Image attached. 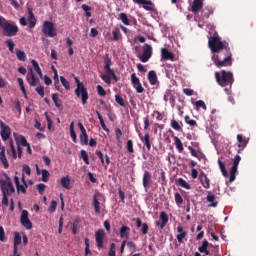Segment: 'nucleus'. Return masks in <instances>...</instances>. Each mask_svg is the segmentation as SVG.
I'll use <instances>...</instances> for the list:
<instances>
[{
  "instance_id": "nucleus-1",
  "label": "nucleus",
  "mask_w": 256,
  "mask_h": 256,
  "mask_svg": "<svg viewBox=\"0 0 256 256\" xmlns=\"http://www.w3.org/2000/svg\"><path fill=\"white\" fill-rule=\"evenodd\" d=\"M208 47L212 53H216L212 56V61L216 67H231L233 65V53H231V47L228 42L221 41L219 34L214 33L208 40Z\"/></svg>"
},
{
  "instance_id": "nucleus-2",
  "label": "nucleus",
  "mask_w": 256,
  "mask_h": 256,
  "mask_svg": "<svg viewBox=\"0 0 256 256\" xmlns=\"http://www.w3.org/2000/svg\"><path fill=\"white\" fill-rule=\"evenodd\" d=\"M0 27L5 37H15L19 33V27L15 24L9 23L5 17L0 16Z\"/></svg>"
},
{
  "instance_id": "nucleus-3",
  "label": "nucleus",
  "mask_w": 256,
  "mask_h": 256,
  "mask_svg": "<svg viewBox=\"0 0 256 256\" xmlns=\"http://www.w3.org/2000/svg\"><path fill=\"white\" fill-rule=\"evenodd\" d=\"M215 79L220 87H227L228 85L231 87L235 83L233 73L225 70H222L221 73L215 72Z\"/></svg>"
},
{
  "instance_id": "nucleus-4",
  "label": "nucleus",
  "mask_w": 256,
  "mask_h": 256,
  "mask_svg": "<svg viewBox=\"0 0 256 256\" xmlns=\"http://www.w3.org/2000/svg\"><path fill=\"white\" fill-rule=\"evenodd\" d=\"M42 33L45 37H57V28L51 21H44L42 25Z\"/></svg>"
},
{
  "instance_id": "nucleus-5",
  "label": "nucleus",
  "mask_w": 256,
  "mask_h": 256,
  "mask_svg": "<svg viewBox=\"0 0 256 256\" xmlns=\"http://www.w3.org/2000/svg\"><path fill=\"white\" fill-rule=\"evenodd\" d=\"M74 93L78 99H81L82 105H87V101L89 100V92L84 84H78V87H76Z\"/></svg>"
},
{
  "instance_id": "nucleus-6",
  "label": "nucleus",
  "mask_w": 256,
  "mask_h": 256,
  "mask_svg": "<svg viewBox=\"0 0 256 256\" xmlns=\"http://www.w3.org/2000/svg\"><path fill=\"white\" fill-rule=\"evenodd\" d=\"M101 199L105 201V196L101 194V192H96L93 196L92 205L94 207V211L97 215L101 214V207H105V205L101 204Z\"/></svg>"
},
{
  "instance_id": "nucleus-7",
  "label": "nucleus",
  "mask_w": 256,
  "mask_h": 256,
  "mask_svg": "<svg viewBox=\"0 0 256 256\" xmlns=\"http://www.w3.org/2000/svg\"><path fill=\"white\" fill-rule=\"evenodd\" d=\"M153 57V47L149 44H145L143 47L142 55H139L138 58L142 63H147Z\"/></svg>"
},
{
  "instance_id": "nucleus-8",
  "label": "nucleus",
  "mask_w": 256,
  "mask_h": 256,
  "mask_svg": "<svg viewBox=\"0 0 256 256\" xmlns=\"http://www.w3.org/2000/svg\"><path fill=\"white\" fill-rule=\"evenodd\" d=\"M239 163H241V156L236 155L233 159V165L230 169L229 183H233V181H235L236 175H237V169L239 167Z\"/></svg>"
},
{
  "instance_id": "nucleus-9",
  "label": "nucleus",
  "mask_w": 256,
  "mask_h": 256,
  "mask_svg": "<svg viewBox=\"0 0 256 256\" xmlns=\"http://www.w3.org/2000/svg\"><path fill=\"white\" fill-rule=\"evenodd\" d=\"M1 192L2 195H13V193H15V187L13 186V182L12 181H2L1 182Z\"/></svg>"
},
{
  "instance_id": "nucleus-10",
  "label": "nucleus",
  "mask_w": 256,
  "mask_h": 256,
  "mask_svg": "<svg viewBox=\"0 0 256 256\" xmlns=\"http://www.w3.org/2000/svg\"><path fill=\"white\" fill-rule=\"evenodd\" d=\"M20 223L25 227V229L31 230L33 229V223L29 219V212L27 210H23L21 217H20Z\"/></svg>"
},
{
  "instance_id": "nucleus-11",
  "label": "nucleus",
  "mask_w": 256,
  "mask_h": 256,
  "mask_svg": "<svg viewBox=\"0 0 256 256\" xmlns=\"http://www.w3.org/2000/svg\"><path fill=\"white\" fill-rule=\"evenodd\" d=\"M1 132L0 137L3 141H7L11 137V128L3 121L0 122Z\"/></svg>"
},
{
  "instance_id": "nucleus-12",
  "label": "nucleus",
  "mask_w": 256,
  "mask_h": 256,
  "mask_svg": "<svg viewBox=\"0 0 256 256\" xmlns=\"http://www.w3.org/2000/svg\"><path fill=\"white\" fill-rule=\"evenodd\" d=\"M79 130L81 132L79 138L81 145H89V136L87 135V130L85 129V126H83V123H78Z\"/></svg>"
},
{
  "instance_id": "nucleus-13",
  "label": "nucleus",
  "mask_w": 256,
  "mask_h": 256,
  "mask_svg": "<svg viewBox=\"0 0 256 256\" xmlns=\"http://www.w3.org/2000/svg\"><path fill=\"white\" fill-rule=\"evenodd\" d=\"M131 83L137 93H143L145 91V88L141 85V81L139 80V77H137V74L133 73L131 75Z\"/></svg>"
},
{
  "instance_id": "nucleus-14",
  "label": "nucleus",
  "mask_w": 256,
  "mask_h": 256,
  "mask_svg": "<svg viewBox=\"0 0 256 256\" xmlns=\"http://www.w3.org/2000/svg\"><path fill=\"white\" fill-rule=\"evenodd\" d=\"M96 245L98 249H103V239H105V230L99 229L95 233Z\"/></svg>"
},
{
  "instance_id": "nucleus-15",
  "label": "nucleus",
  "mask_w": 256,
  "mask_h": 256,
  "mask_svg": "<svg viewBox=\"0 0 256 256\" xmlns=\"http://www.w3.org/2000/svg\"><path fill=\"white\" fill-rule=\"evenodd\" d=\"M169 223V216L165 211L160 212V220L156 222V227L160 229H165L166 225Z\"/></svg>"
},
{
  "instance_id": "nucleus-16",
  "label": "nucleus",
  "mask_w": 256,
  "mask_h": 256,
  "mask_svg": "<svg viewBox=\"0 0 256 256\" xmlns=\"http://www.w3.org/2000/svg\"><path fill=\"white\" fill-rule=\"evenodd\" d=\"M161 61H175V54H173V52H170L167 48H162Z\"/></svg>"
},
{
  "instance_id": "nucleus-17",
  "label": "nucleus",
  "mask_w": 256,
  "mask_h": 256,
  "mask_svg": "<svg viewBox=\"0 0 256 256\" xmlns=\"http://www.w3.org/2000/svg\"><path fill=\"white\" fill-rule=\"evenodd\" d=\"M133 3L143 5V9H145V11H155L153 8V2L151 0H133Z\"/></svg>"
},
{
  "instance_id": "nucleus-18",
  "label": "nucleus",
  "mask_w": 256,
  "mask_h": 256,
  "mask_svg": "<svg viewBox=\"0 0 256 256\" xmlns=\"http://www.w3.org/2000/svg\"><path fill=\"white\" fill-rule=\"evenodd\" d=\"M203 1L204 0H193L192 6H191V13H194V15H197L202 9H203Z\"/></svg>"
},
{
  "instance_id": "nucleus-19",
  "label": "nucleus",
  "mask_w": 256,
  "mask_h": 256,
  "mask_svg": "<svg viewBox=\"0 0 256 256\" xmlns=\"http://www.w3.org/2000/svg\"><path fill=\"white\" fill-rule=\"evenodd\" d=\"M199 179L200 182L202 184V186L204 187V189H209V187H211V180H209V178L207 177V174H205V172H201L199 175Z\"/></svg>"
},
{
  "instance_id": "nucleus-20",
  "label": "nucleus",
  "mask_w": 256,
  "mask_h": 256,
  "mask_svg": "<svg viewBox=\"0 0 256 256\" xmlns=\"http://www.w3.org/2000/svg\"><path fill=\"white\" fill-rule=\"evenodd\" d=\"M14 183L16 185L17 193L21 192L25 195L27 193V187H29L27 184H21L19 182V178L17 176L14 177Z\"/></svg>"
},
{
  "instance_id": "nucleus-21",
  "label": "nucleus",
  "mask_w": 256,
  "mask_h": 256,
  "mask_svg": "<svg viewBox=\"0 0 256 256\" xmlns=\"http://www.w3.org/2000/svg\"><path fill=\"white\" fill-rule=\"evenodd\" d=\"M26 79L28 81V84L30 87H36L38 83V79L35 77V74L33 73V69H30V72L27 74Z\"/></svg>"
},
{
  "instance_id": "nucleus-22",
  "label": "nucleus",
  "mask_w": 256,
  "mask_h": 256,
  "mask_svg": "<svg viewBox=\"0 0 256 256\" xmlns=\"http://www.w3.org/2000/svg\"><path fill=\"white\" fill-rule=\"evenodd\" d=\"M142 185L144 189H149V185H151V173L147 170L144 171Z\"/></svg>"
},
{
  "instance_id": "nucleus-23",
  "label": "nucleus",
  "mask_w": 256,
  "mask_h": 256,
  "mask_svg": "<svg viewBox=\"0 0 256 256\" xmlns=\"http://www.w3.org/2000/svg\"><path fill=\"white\" fill-rule=\"evenodd\" d=\"M177 233H178V235H176V239H177L178 243H183V239H185V237H187V231H185L183 226L179 225L177 227Z\"/></svg>"
},
{
  "instance_id": "nucleus-24",
  "label": "nucleus",
  "mask_w": 256,
  "mask_h": 256,
  "mask_svg": "<svg viewBox=\"0 0 256 256\" xmlns=\"http://www.w3.org/2000/svg\"><path fill=\"white\" fill-rule=\"evenodd\" d=\"M37 25V20L35 19V14H33V10L31 8L28 9V27L33 29Z\"/></svg>"
},
{
  "instance_id": "nucleus-25",
  "label": "nucleus",
  "mask_w": 256,
  "mask_h": 256,
  "mask_svg": "<svg viewBox=\"0 0 256 256\" xmlns=\"http://www.w3.org/2000/svg\"><path fill=\"white\" fill-rule=\"evenodd\" d=\"M60 185L63 187V189H71V177L69 175L63 176L60 179Z\"/></svg>"
},
{
  "instance_id": "nucleus-26",
  "label": "nucleus",
  "mask_w": 256,
  "mask_h": 256,
  "mask_svg": "<svg viewBox=\"0 0 256 256\" xmlns=\"http://www.w3.org/2000/svg\"><path fill=\"white\" fill-rule=\"evenodd\" d=\"M14 139L16 141V145L17 147H27V145H29V143H27V139L25 138V136H21V135H18L16 136L14 134Z\"/></svg>"
},
{
  "instance_id": "nucleus-27",
  "label": "nucleus",
  "mask_w": 256,
  "mask_h": 256,
  "mask_svg": "<svg viewBox=\"0 0 256 256\" xmlns=\"http://www.w3.org/2000/svg\"><path fill=\"white\" fill-rule=\"evenodd\" d=\"M130 232H131V228H129L128 226L123 225L120 228V237H121V239H129Z\"/></svg>"
},
{
  "instance_id": "nucleus-28",
  "label": "nucleus",
  "mask_w": 256,
  "mask_h": 256,
  "mask_svg": "<svg viewBox=\"0 0 256 256\" xmlns=\"http://www.w3.org/2000/svg\"><path fill=\"white\" fill-rule=\"evenodd\" d=\"M188 150L190 151L192 157H196L198 161H201L205 157V155L202 154V152H197L193 146H188Z\"/></svg>"
},
{
  "instance_id": "nucleus-29",
  "label": "nucleus",
  "mask_w": 256,
  "mask_h": 256,
  "mask_svg": "<svg viewBox=\"0 0 256 256\" xmlns=\"http://www.w3.org/2000/svg\"><path fill=\"white\" fill-rule=\"evenodd\" d=\"M52 101L57 109H63V101L59 99L58 94H52Z\"/></svg>"
},
{
  "instance_id": "nucleus-30",
  "label": "nucleus",
  "mask_w": 256,
  "mask_h": 256,
  "mask_svg": "<svg viewBox=\"0 0 256 256\" xmlns=\"http://www.w3.org/2000/svg\"><path fill=\"white\" fill-rule=\"evenodd\" d=\"M20 243H21V235L19 234V232H16L14 236V246H13L14 253H17V251H19Z\"/></svg>"
},
{
  "instance_id": "nucleus-31",
  "label": "nucleus",
  "mask_w": 256,
  "mask_h": 256,
  "mask_svg": "<svg viewBox=\"0 0 256 256\" xmlns=\"http://www.w3.org/2000/svg\"><path fill=\"white\" fill-rule=\"evenodd\" d=\"M148 81L150 85H157V73L153 70L148 73Z\"/></svg>"
},
{
  "instance_id": "nucleus-32",
  "label": "nucleus",
  "mask_w": 256,
  "mask_h": 256,
  "mask_svg": "<svg viewBox=\"0 0 256 256\" xmlns=\"http://www.w3.org/2000/svg\"><path fill=\"white\" fill-rule=\"evenodd\" d=\"M142 143H144L145 147L148 149V151H151V136H149V133H146L143 138H141Z\"/></svg>"
},
{
  "instance_id": "nucleus-33",
  "label": "nucleus",
  "mask_w": 256,
  "mask_h": 256,
  "mask_svg": "<svg viewBox=\"0 0 256 256\" xmlns=\"http://www.w3.org/2000/svg\"><path fill=\"white\" fill-rule=\"evenodd\" d=\"M206 201H208V203H211L209 207H217L219 205V202L215 201V195L211 194V192H208Z\"/></svg>"
},
{
  "instance_id": "nucleus-34",
  "label": "nucleus",
  "mask_w": 256,
  "mask_h": 256,
  "mask_svg": "<svg viewBox=\"0 0 256 256\" xmlns=\"http://www.w3.org/2000/svg\"><path fill=\"white\" fill-rule=\"evenodd\" d=\"M112 35H113V41H121L122 35H121V30L119 28H114L112 30Z\"/></svg>"
},
{
  "instance_id": "nucleus-35",
  "label": "nucleus",
  "mask_w": 256,
  "mask_h": 256,
  "mask_svg": "<svg viewBox=\"0 0 256 256\" xmlns=\"http://www.w3.org/2000/svg\"><path fill=\"white\" fill-rule=\"evenodd\" d=\"M70 137L73 141V143H77V134L75 133V123H70Z\"/></svg>"
},
{
  "instance_id": "nucleus-36",
  "label": "nucleus",
  "mask_w": 256,
  "mask_h": 256,
  "mask_svg": "<svg viewBox=\"0 0 256 256\" xmlns=\"http://www.w3.org/2000/svg\"><path fill=\"white\" fill-rule=\"evenodd\" d=\"M53 80H54V87H55L56 91L63 93V90H61V84L59 82V74H57L56 71H55V76H54Z\"/></svg>"
},
{
  "instance_id": "nucleus-37",
  "label": "nucleus",
  "mask_w": 256,
  "mask_h": 256,
  "mask_svg": "<svg viewBox=\"0 0 256 256\" xmlns=\"http://www.w3.org/2000/svg\"><path fill=\"white\" fill-rule=\"evenodd\" d=\"M219 169L223 175V177H229V173L227 172V168L225 167V163L221 160H218Z\"/></svg>"
},
{
  "instance_id": "nucleus-38",
  "label": "nucleus",
  "mask_w": 256,
  "mask_h": 256,
  "mask_svg": "<svg viewBox=\"0 0 256 256\" xmlns=\"http://www.w3.org/2000/svg\"><path fill=\"white\" fill-rule=\"evenodd\" d=\"M213 15V8L211 7H205L203 10H202V17L204 19H209V16Z\"/></svg>"
},
{
  "instance_id": "nucleus-39",
  "label": "nucleus",
  "mask_w": 256,
  "mask_h": 256,
  "mask_svg": "<svg viewBox=\"0 0 256 256\" xmlns=\"http://www.w3.org/2000/svg\"><path fill=\"white\" fill-rule=\"evenodd\" d=\"M15 53L18 61H27V54H25L23 51L16 49Z\"/></svg>"
},
{
  "instance_id": "nucleus-40",
  "label": "nucleus",
  "mask_w": 256,
  "mask_h": 256,
  "mask_svg": "<svg viewBox=\"0 0 256 256\" xmlns=\"http://www.w3.org/2000/svg\"><path fill=\"white\" fill-rule=\"evenodd\" d=\"M174 143L176 145V149L179 151V153H183V142H181V139L179 137H174Z\"/></svg>"
},
{
  "instance_id": "nucleus-41",
  "label": "nucleus",
  "mask_w": 256,
  "mask_h": 256,
  "mask_svg": "<svg viewBox=\"0 0 256 256\" xmlns=\"http://www.w3.org/2000/svg\"><path fill=\"white\" fill-rule=\"evenodd\" d=\"M171 127L172 129H174V131H178V132L183 131V128H181V124H179V122H177V120L175 119L171 120Z\"/></svg>"
},
{
  "instance_id": "nucleus-42",
  "label": "nucleus",
  "mask_w": 256,
  "mask_h": 256,
  "mask_svg": "<svg viewBox=\"0 0 256 256\" xmlns=\"http://www.w3.org/2000/svg\"><path fill=\"white\" fill-rule=\"evenodd\" d=\"M13 159H17V150L15 149V145L13 144V140H10V151L8 150V154L11 155Z\"/></svg>"
},
{
  "instance_id": "nucleus-43",
  "label": "nucleus",
  "mask_w": 256,
  "mask_h": 256,
  "mask_svg": "<svg viewBox=\"0 0 256 256\" xmlns=\"http://www.w3.org/2000/svg\"><path fill=\"white\" fill-rule=\"evenodd\" d=\"M184 121L187 125H189L190 127H196L197 125V121L191 119V117L189 115H186L184 117Z\"/></svg>"
},
{
  "instance_id": "nucleus-44",
  "label": "nucleus",
  "mask_w": 256,
  "mask_h": 256,
  "mask_svg": "<svg viewBox=\"0 0 256 256\" xmlns=\"http://www.w3.org/2000/svg\"><path fill=\"white\" fill-rule=\"evenodd\" d=\"M178 184L180 187H183V189H191V185H189V183H187V181H185L183 178L178 179Z\"/></svg>"
},
{
  "instance_id": "nucleus-45",
  "label": "nucleus",
  "mask_w": 256,
  "mask_h": 256,
  "mask_svg": "<svg viewBox=\"0 0 256 256\" xmlns=\"http://www.w3.org/2000/svg\"><path fill=\"white\" fill-rule=\"evenodd\" d=\"M17 83L22 91V93L27 96V90L25 89V83L23 82V79L22 78H18L17 79Z\"/></svg>"
},
{
  "instance_id": "nucleus-46",
  "label": "nucleus",
  "mask_w": 256,
  "mask_h": 256,
  "mask_svg": "<svg viewBox=\"0 0 256 256\" xmlns=\"http://www.w3.org/2000/svg\"><path fill=\"white\" fill-rule=\"evenodd\" d=\"M208 247H209V241L204 240L202 242V245L199 246V248H198L199 253H203L204 251H207Z\"/></svg>"
},
{
  "instance_id": "nucleus-47",
  "label": "nucleus",
  "mask_w": 256,
  "mask_h": 256,
  "mask_svg": "<svg viewBox=\"0 0 256 256\" xmlns=\"http://www.w3.org/2000/svg\"><path fill=\"white\" fill-rule=\"evenodd\" d=\"M174 199H175V203L176 205H183V197L181 196V194H179V192H176L174 194Z\"/></svg>"
},
{
  "instance_id": "nucleus-48",
  "label": "nucleus",
  "mask_w": 256,
  "mask_h": 256,
  "mask_svg": "<svg viewBox=\"0 0 256 256\" xmlns=\"http://www.w3.org/2000/svg\"><path fill=\"white\" fill-rule=\"evenodd\" d=\"M6 45L10 51V53H14V50H15V42H13V40L11 39H8L6 40Z\"/></svg>"
},
{
  "instance_id": "nucleus-49",
  "label": "nucleus",
  "mask_w": 256,
  "mask_h": 256,
  "mask_svg": "<svg viewBox=\"0 0 256 256\" xmlns=\"http://www.w3.org/2000/svg\"><path fill=\"white\" fill-rule=\"evenodd\" d=\"M100 78L102 81H104V83H107V85L111 84V74H101Z\"/></svg>"
},
{
  "instance_id": "nucleus-50",
  "label": "nucleus",
  "mask_w": 256,
  "mask_h": 256,
  "mask_svg": "<svg viewBox=\"0 0 256 256\" xmlns=\"http://www.w3.org/2000/svg\"><path fill=\"white\" fill-rule=\"evenodd\" d=\"M60 82H61V84L63 85V87H64L65 89H67V90L71 89V83H69V82L65 79V77L60 76Z\"/></svg>"
},
{
  "instance_id": "nucleus-51",
  "label": "nucleus",
  "mask_w": 256,
  "mask_h": 256,
  "mask_svg": "<svg viewBox=\"0 0 256 256\" xmlns=\"http://www.w3.org/2000/svg\"><path fill=\"white\" fill-rule=\"evenodd\" d=\"M195 105H196L197 109H204V111H207V105L205 104V102L203 100L196 101Z\"/></svg>"
},
{
  "instance_id": "nucleus-52",
  "label": "nucleus",
  "mask_w": 256,
  "mask_h": 256,
  "mask_svg": "<svg viewBox=\"0 0 256 256\" xmlns=\"http://www.w3.org/2000/svg\"><path fill=\"white\" fill-rule=\"evenodd\" d=\"M115 101L120 105V107H125V100H123V97H121L119 94L115 95Z\"/></svg>"
},
{
  "instance_id": "nucleus-53",
  "label": "nucleus",
  "mask_w": 256,
  "mask_h": 256,
  "mask_svg": "<svg viewBox=\"0 0 256 256\" xmlns=\"http://www.w3.org/2000/svg\"><path fill=\"white\" fill-rule=\"evenodd\" d=\"M57 210V201L52 200L50 203V207L48 208L49 213H55Z\"/></svg>"
},
{
  "instance_id": "nucleus-54",
  "label": "nucleus",
  "mask_w": 256,
  "mask_h": 256,
  "mask_svg": "<svg viewBox=\"0 0 256 256\" xmlns=\"http://www.w3.org/2000/svg\"><path fill=\"white\" fill-rule=\"evenodd\" d=\"M126 149H127L128 153H135V149H133V140L127 141Z\"/></svg>"
},
{
  "instance_id": "nucleus-55",
  "label": "nucleus",
  "mask_w": 256,
  "mask_h": 256,
  "mask_svg": "<svg viewBox=\"0 0 256 256\" xmlns=\"http://www.w3.org/2000/svg\"><path fill=\"white\" fill-rule=\"evenodd\" d=\"M80 153L84 163H86V165H89V155L87 154V151L81 150Z\"/></svg>"
},
{
  "instance_id": "nucleus-56",
  "label": "nucleus",
  "mask_w": 256,
  "mask_h": 256,
  "mask_svg": "<svg viewBox=\"0 0 256 256\" xmlns=\"http://www.w3.org/2000/svg\"><path fill=\"white\" fill-rule=\"evenodd\" d=\"M49 176H50L49 171L43 169L42 170V181H43V183H47V181H49Z\"/></svg>"
},
{
  "instance_id": "nucleus-57",
  "label": "nucleus",
  "mask_w": 256,
  "mask_h": 256,
  "mask_svg": "<svg viewBox=\"0 0 256 256\" xmlns=\"http://www.w3.org/2000/svg\"><path fill=\"white\" fill-rule=\"evenodd\" d=\"M96 89H97V93H98V95H100V97H105V95H107V92L105 91V89L103 88V86L98 85V86L96 87Z\"/></svg>"
},
{
  "instance_id": "nucleus-58",
  "label": "nucleus",
  "mask_w": 256,
  "mask_h": 256,
  "mask_svg": "<svg viewBox=\"0 0 256 256\" xmlns=\"http://www.w3.org/2000/svg\"><path fill=\"white\" fill-rule=\"evenodd\" d=\"M31 64H32V66L34 68V71L36 73L41 72V67L39 66V62H37L36 60H31Z\"/></svg>"
},
{
  "instance_id": "nucleus-59",
  "label": "nucleus",
  "mask_w": 256,
  "mask_h": 256,
  "mask_svg": "<svg viewBox=\"0 0 256 256\" xmlns=\"http://www.w3.org/2000/svg\"><path fill=\"white\" fill-rule=\"evenodd\" d=\"M0 241L2 243H5L7 241V238L5 237V229L3 226H0Z\"/></svg>"
},
{
  "instance_id": "nucleus-60",
  "label": "nucleus",
  "mask_w": 256,
  "mask_h": 256,
  "mask_svg": "<svg viewBox=\"0 0 256 256\" xmlns=\"http://www.w3.org/2000/svg\"><path fill=\"white\" fill-rule=\"evenodd\" d=\"M83 11L86 13V17H91V7L88 6L87 4L82 5Z\"/></svg>"
},
{
  "instance_id": "nucleus-61",
  "label": "nucleus",
  "mask_w": 256,
  "mask_h": 256,
  "mask_svg": "<svg viewBox=\"0 0 256 256\" xmlns=\"http://www.w3.org/2000/svg\"><path fill=\"white\" fill-rule=\"evenodd\" d=\"M120 19L124 25H129V18L127 17V14L121 13L120 14Z\"/></svg>"
},
{
  "instance_id": "nucleus-62",
  "label": "nucleus",
  "mask_w": 256,
  "mask_h": 256,
  "mask_svg": "<svg viewBox=\"0 0 256 256\" xmlns=\"http://www.w3.org/2000/svg\"><path fill=\"white\" fill-rule=\"evenodd\" d=\"M36 93L41 97H45V88L43 86L36 87Z\"/></svg>"
},
{
  "instance_id": "nucleus-63",
  "label": "nucleus",
  "mask_w": 256,
  "mask_h": 256,
  "mask_svg": "<svg viewBox=\"0 0 256 256\" xmlns=\"http://www.w3.org/2000/svg\"><path fill=\"white\" fill-rule=\"evenodd\" d=\"M22 171L23 173H26V175H31V167H29V165L24 164L22 166Z\"/></svg>"
},
{
  "instance_id": "nucleus-64",
  "label": "nucleus",
  "mask_w": 256,
  "mask_h": 256,
  "mask_svg": "<svg viewBox=\"0 0 256 256\" xmlns=\"http://www.w3.org/2000/svg\"><path fill=\"white\" fill-rule=\"evenodd\" d=\"M115 251H116L115 243H112L110 245V250H109L108 256H115Z\"/></svg>"
}]
</instances>
